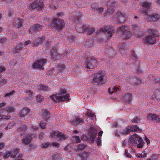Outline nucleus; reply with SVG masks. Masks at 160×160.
<instances>
[{"label":"nucleus","mask_w":160,"mask_h":160,"mask_svg":"<svg viewBox=\"0 0 160 160\" xmlns=\"http://www.w3.org/2000/svg\"><path fill=\"white\" fill-rule=\"evenodd\" d=\"M118 32V34L120 33L121 34H123L125 38L127 40L131 38L132 35L129 30L125 25L119 27Z\"/></svg>","instance_id":"1"},{"label":"nucleus","mask_w":160,"mask_h":160,"mask_svg":"<svg viewBox=\"0 0 160 160\" xmlns=\"http://www.w3.org/2000/svg\"><path fill=\"white\" fill-rule=\"evenodd\" d=\"M115 29L113 27L109 26L105 28L103 27L97 31L98 33L100 32H104L107 35L108 39H110L112 37L113 34L115 32Z\"/></svg>","instance_id":"2"},{"label":"nucleus","mask_w":160,"mask_h":160,"mask_svg":"<svg viewBox=\"0 0 160 160\" xmlns=\"http://www.w3.org/2000/svg\"><path fill=\"white\" fill-rule=\"evenodd\" d=\"M104 74L102 71H99L94 75V77L92 79L94 82H96L100 84L104 83Z\"/></svg>","instance_id":"3"},{"label":"nucleus","mask_w":160,"mask_h":160,"mask_svg":"<svg viewBox=\"0 0 160 160\" xmlns=\"http://www.w3.org/2000/svg\"><path fill=\"white\" fill-rule=\"evenodd\" d=\"M86 60V63L87 68L93 69L97 67L98 61L95 58L92 57H88Z\"/></svg>","instance_id":"4"},{"label":"nucleus","mask_w":160,"mask_h":160,"mask_svg":"<svg viewBox=\"0 0 160 160\" xmlns=\"http://www.w3.org/2000/svg\"><path fill=\"white\" fill-rule=\"evenodd\" d=\"M69 95L67 94L64 96L57 95H52L50 97L51 99L54 101L58 102L61 101H67L69 100Z\"/></svg>","instance_id":"5"},{"label":"nucleus","mask_w":160,"mask_h":160,"mask_svg":"<svg viewBox=\"0 0 160 160\" xmlns=\"http://www.w3.org/2000/svg\"><path fill=\"white\" fill-rule=\"evenodd\" d=\"M52 24V26L58 31L63 29L65 25L64 22L63 20L56 18L54 19Z\"/></svg>","instance_id":"6"},{"label":"nucleus","mask_w":160,"mask_h":160,"mask_svg":"<svg viewBox=\"0 0 160 160\" xmlns=\"http://www.w3.org/2000/svg\"><path fill=\"white\" fill-rule=\"evenodd\" d=\"M50 136L52 138H54L57 137L59 138L60 140L61 141L68 138L69 137L68 135L64 134L63 133L58 131H53L50 133Z\"/></svg>","instance_id":"7"},{"label":"nucleus","mask_w":160,"mask_h":160,"mask_svg":"<svg viewBox=\"0 0 160 160\" xmlns=\"http://www.w3.org/2000/svg\"><path fill=\"white\" fill-rule=\"evenodd\" d=\"M44 7V5L42 0H37L31 4L30 7L31 9H35L37 8L38 10L43 9Z\"/></svg>","instance_id":"8"},{"label":"nucleus","mask_w":160,"mask_h":160,"mask_svg":"<svg viewBox=\"0 0 160 160\" xmlns=\"http://www.w3.org/2000/svg\"><path fill=\"white\" fill-rule=\"evenodd\" d=\"M46 59H42L36 61L32 65L33 67L36 69L43 70L44 65L46 63Z\"/></svg>","instance_id":"9"},{"label":"nucleus","mask_w":160,"mask_h":160,"mask_svg":"<svg viewBox=\"0 0 160 160\" xmlns=\"http://www.w3.org/2000/svg\"><path fill=\"white\" fill-rule=\"evenodd\" d=\"M116 17L118 23H123L125 22L127 19V17L125 14L118 12L116 14Z\"/></svg>","instance_id":"10"},{"label":"nucleus","mask_w":160,"mask_h":160,"mask_svg":"<svg viewBox=\"0 0 160 160\" xmlns=\"http://www.w3.org/2000/svg\"><path fill=\"white\" fill-rule=\"evenodd\" d=\"M34 137L35 136L33 134L27 135L21 141L22 144L23 145H28Z\"/></svg>","instance_id":"11"},{"label":"nucleus","mask_w":160,"mask_h":160,"mask_svg":"<svg viewBox=\"0 0 160 160\" xmlns=\"http://www.w3.org/2000/svg\"><path fill=\"white\" fill-rule=\"evenodd\" d=\"M95 31V29L93 28H92L87 25H83L82 29L79 31L80 32L85 33L87 32L88 33L89 35L92 34Z\"/></svg>","instance_id":"12"},{"label":"nucleus","mask_w":160,"mask_h":160,"mask_svg":"<svg viewBox=\"0 0 160 160\" xmlns=\"http://www.w3.org/2000/svg\"><path fill=\"white\" fill-rule=\"evenodd\" d=\"M142 4L143 7L144 8L143 9H144V11L143 12L141 11V13L144 14V15L145 16L148 14L146 10H148L151 9L152 8V5L150 2H143Z\"/></svg>","instance_id":"13"},{"label":"nucleus","mask_w":160,"mask_h":160,"mask_svg":"<svg viewBox=\"0 0 160 160\" xmlns=\"http://www.w3.org/2000/svg\"><path fill=\"white\" fill-rule=\"evenodd\" d=\"M144 42L147 44H152L155 43L156 41L155 38L151 35H149L143 38Z\"/></svg>","instance_id":"14"},{"label":"nucleus","mask_w":160,"mask_h":160,"mask_svg":"<svg viewBox=\"0 0 160 160\" xmlns=\"http://www.w3.org/2000/svg\"><path fill=\"white\" fill-rule=\"evenodd\" d=\"M145 16L148 20L153 22L157 21L160 17L159 15L158 14H153L152 15H149L148 14Z\"/></svg>","instance_id":"15"},{"label":"nucleus","mask_w":160,"mask_h":160,"mask_svg":"<svg viewBox=\"0 0 160 160\" xmlns=\"http://www.w3.org/2000/svg\"><path fill=\"white\" fill-rule=\"evenodd\" d=\"M45 38V36H42L37 39L34 41L33 46L34 47L38 46L39 44L42 43Z\"/></svg>","instance_id":"16"},{"label":"nucleus","mask_w":160,"mask_h":160,"mask_svg":"<svg viewBox=\"0 0 160 160\" xmlns=\"http://www.w3.org/2000/svg\"><path fill=\"white\" fill-rule=\"evenodd\" d=\"M148 117L150 120L155 121L156 122H159L160 121V118L158 116L155 114H149L148 115Z\"/></svg>","instance_id":"17"},{"label":"nucleus","mask_w":160,"mask_h":160,"mask_svg":"<svg viewBox=\"0 0 160 160\" xmlns=\"http://www.w3.org/2000/svg\"><path fill=\"white\" fill-rule=\"evenodd\" d=\"M42 29V26L39 24H37L33 25L30 28V31H40Z\"/></svg>","instance_id":"18"},{"label":"nucleus","mask_w":160,"mask_h":160,"mask_svg":"<svg viewBox=\"0 0 160 160\" xmlns=\"http://www.w3.org/2000/svg\"><path fill=\"white\" fill-rule=\"evenodd\" d=\"M51 56L52 58L54 59H58L59 55L57 51L56 48H52L51 51Z\"/></svg>","instance_id":"19"},{"label":"nucleus","mask_w":160,"mask_h":160,"mask_svg":"<svg viewBox=\"0 0 160 160\" xmlns=\"http://www.w3.org/2000/svg\"><path fill=\"white\" fill-rule=\"evenodd\" d=\"M132 98V95L131 93H129L123 97V100L125 102L129 103L131 102V100Z\"/></svg>","instance_id":"20"},{"label":"nucleus","mask_w":160,"mask_h":160,"mask_svg":"<svg viewBox=\"0 0 160 160\" xmlns=\"http://www.w3.org/2000/svg\"><path fill=\"white\" fill-rule=\"evenodd\" d=\"M148 32L152 35V36L155 37H158L159 36L158 32L155 29H149Z\"/></svg>","instance_id":"21"},{"label":"nucleus","mask_w":160,"mask_h":160,"mask_svg":"<svg viewBox=\"0 0 160 160\" xmlns=\"http://www.w3.org/2000/svg\"><path fill=\"white\" fill-rule=\"evenodd\" d=\"M83 120L82 118H76L74 120L72 121L71 122V123L75 126L77 124L83 123Z\"/></svg>","instance_id":"22"},{"label":"nucleus","mask_w":160,"mask_h":160,"mask_svg":"<svg viewBox=\"0 0 160 160\" xmlns=\"http://www.w3.org/2000/svg\"><path fill=\"white\" fill-rule=\"evenodd\" d=\"M137 137L136 134H134L129 139V142L133 144H136L137 143Z\"/></svg>","instance_id":"23"},{"label":"nucleus","mask_w":160,"mask_h":160,"mask_svg":"<svg viewBox=\"0 0 160 160\" xmlns=\"http://www.w3.org/2000/svg\"><path fill=\"white\" fill-rule=\"evenodd\" d=\"M29 109L27 108H24L21 112L20 113V115L21 117H24L26 116L29 112Z\"/></svg>","instance_id":"24"},{"label":"nucleus","mask_w":160,"mask_h":160,"mask_svg":"<svg viewBox=\"0 0 160 160\" xmlns=\"http://www.w3.org/2000/svg\"><path fill=\"white\" fill-rule=\"evenodd\" d=\"M24 47V46H23V43L22 42L20 43L15 48L14 52H18L22 50V48Z\"/></svg>","instance_id":"25"},{"label":"nucleus","mask_w":160,"mask_h":160,"mask_svg":"<svg viewBox=\"0 0 160 160\" xmlns=\"http://www.w3.org/2000/svg\"><path fill=\"white\" fill-rule=\"evenodd\" d=\"M42 112L43 113V116L45 120H47L50 117L49 112L47 110H42Z\"/></svg>","instance_id":"26"},{"label":"nucleus","mask_w":160,"mask_h":160,"mask_svg":"<svg viewBox=\"0 0 160 160\" xmlns=\"http://www.w3.org/2000/svg\"><path fill=\"white\" fill-rule=\"evenodd\" d=\"M128 127L131 129L132 131L133 132H136L137 131L141 132L142 131V130L139 129L137 125L130 126V127Z\"/></svg>","instance_id":"27"},{"label":"nucleus","mask_w":160,"mask_h":160,"mask_svg":"<svg viewBox=\"0 0 160 160\" xmlns=\"http://www.w3.org/2000/svg\"><path fill=\"white\" fill-rule=\"evenodd\" d=\"M114 12V10L112 8H109L108 9L106 12L104 14V15L107 17L110 15Z\"/></svg>","instance_id":"28"},{"label":"nucleus","mask_w":160,"mask_h":160,"mask_svg":"<svg viewBox=\"0 0 160 160\" xmlns=\"http://www.w3.org/2000/svg\"><path fill=\"white\" fill-rule=\"evenodd\" d=\"M23 22L22 20L17 19L15 21L16 26L18 28H20L23 24Z\"/></svg>","instance_id":"29"},{"label":"nucleus","mask_w":160,"mask_h":160,"mask_svg":"<svg viewBox=\"0 0 160 160\" xmlns=\"http://www.w3.org/2000/svg\"><path fill=\"white\" fill-rule=\"evenodd\" d=\"M89 156V153L86 152H84L82 154H81V155H79V156L81 158L82 160H84L87 159V158Z\"/></svg>","instance_id":"30"},{"label":"nucleus","mask_w":160,"mask_h":160,"mask_svg":"<svg viewBox=\"0 0 160 160\" xmlns=\"http://www.w3.org/2000/svg\"><path fill=\"white\" fill-rule=\"evenodd\" d=\"M93 45V41L92 40L87 41L85 42V47L86 48H89Z\"/></svg>","instance_id":"31"},{"label":"nucleus","mask_w":160,"mask_h":160,"mask_svg":"<svg viewBox=\"0 0 160 160\" xmlns=\"http://www.w3.org/2000/svg\"><path fill=\"white\" fill-rule=\"evenodd\" d=\"M132 27V32H133V33L136 34L137 32L139 31L140 28L137 25H134Z\"/></svg>","instance_id":"32"},{"label":"nucleus","mask_w":160,"mask_h":160,"mask_svg":"<svg viewBox=\"0 0 160 160\" xmlns=\"http://www.w3.org/2000/svg\"><path fill=\"white\" fill-rule=\"evenodd\" d=\"M130 132L131 130L130 129V128H127L125 129L121 130V133L123 135L128 134Z\"/></svg>","instance_id":"33"},{"label":"nucleus","mask_w":160,"mask_h":160,"mask_svg":"<svg viewBox=\"0 0 160 160\" xmlns=\"http://www.w3.org/2000/svg\"><path fill=\"white\" fill-rule=\"evenodd\" d=\"M19 150L18 149H15L13 151L11 152V157L12 158H15L18 153Z\"/></svg>","instance_id":"34"},{"label":"nucleus","mask_w":160,"mask_h":160,"mask_svg":"<svg viewBox=\"0 0 160 160\" xmlns=\"http://www.w3.org/2000/svg\"><path fill=\"white\" fill-rule=\"evenodd\" d=\"M118 88L117 87L114 86L112 88H109L108 89V91L110 94H112L114 91L118 90Z\"/></svg>","instance_id":"35"},{"label":"nucleus","mask_w":160,"mask_h":160,"mask_svg":"<svg viewBox=\"0 0 160 160\" xmlns=\"http://www.w3.org/2000/svg\"><path fill=\"white\" fill-rule=\"evenodd\" d=\"M38 88L41 91H45L48 89V87L42 85H40L38 86Z\"/></svg>","instance_id":"36"},{"label":"nucleus","mask_w":160,"mask_h":160,"mask_svg":"<svg viewBox=\"0 0 160 160\" xmlns=\"http://www.w3.org/2000/svg\"><path fill=\"white\" fill-rule=\"evenodd\" d=\"M5 110L8 112H12L14 111L15 108L14 107L9 106L6 108Z\"/></svg>","instance_id":"37"},{"label":"nucleus","mask_w":160,"mask_h":160,"mask_svg":"<svg viewBox=\"0 0 160 160\" xmlns=\"http://www.w3.org/2000/svg\"><path fill=\"white\" fill-rule=\"evenodd\" d=\"M36 99L38 102H41L43 99V96L40 95H37L36 96Z\"/></svg>","instance_id":"38"},{"label":"nucleus","mask_w":160,"mask_h":160,"mask_svg":"<svg viewBox=\"0 0 160 160\" xmlns=\"http://www.w3.org/2000/svg\"><path fill=\"white\" fill-rule=\"evenodd\" d=\"M78 148L77 149V150L82 151L86 147L85 145L82 144H79L78 146Z\"/></svg>","instance_id":"39"},{"label":"nucleus","mask_w":160,"mask_h":160,"mask_svg":"<svg viewBox=\"0 0 160 160\" xmlns=\"http://www.w3.org/2000/svg\"><path fill=\"white\" fill-rule=\"evenodd\" d=\"M146 153L145 151H143L142 152L141 154H137V156L138 158H143L146 157Z\"/></svg>","instance_id":"40"},{"label":"nucleus","mask_w":160,"mask_h":160,"mask_svg":"<svg viewBox=\"0 0 160 160\" xmlns=\"http://www.w3.org/2000/svg\"><path fill=\"white\" fill-rule=\"evenodd\" d=\"M52 146V144L48 142H46L42 144V147L44 148H46Z\"/></svg>","instance_id":"41"},{"label":"nucleus","mask_w":160,"mask_h":160,"mask_svg":"<svg viewBox=\"0 0 160 160\" xmlns=\"http://www.w3.org/2000/svg\"><path fill=\"white\" fill-rule=\"evenodd\" d=\"M108 53V54L109 55H110L112 57H113L115 55L114 51L112 49L109 50Z\"/></svg>","instance_id":"42"},{"label":"nucleus","mask_w":160,"mask_h":160,"mask_svg":"<svg viewBox=\"0 0 160 160\" xmlns=\"http://www.w3.org/2000/svg\"><path fill=\"white\" fill-rule=\"evenodd\" d=\"M65 68V66L63 65H59L57 68V69L59 71H61Z\"/></svg>","instance_id":"43"},{"label":"nucleus","mask_w":160,"mask_h":160,"mask_svg":"<svg viewBox=\"0 0 160 160\" xmlns=\"http://www.w3.org/2000/svg\"><path fill=\"white\" fill-rule=\"evenodd\" d=\"M125 155L128 158H130L132 157V156L131 155L129 154L128 151L127 149L125 150Z\"/></svg>","instance_id":"44"},{"label":"nucleus","mask_w":160,"mask_h":160,"mask_svg":"<svg viewBox=\"0 0 160 160\" xmlns=\"http://www.w3.org/2000/svg\"><path fill=\"white\" fill-rule=\"evenodd\" d=\"M66 92V90L64 88H61L59 92V94L61 95H62L64 94Z\"/></svg>","instance_id":"45"},{"label":"nucleus","mask_w":160,"mask_h":160,"mask_svg":"<svg viewBox=\"0 0 160 160\" xmlns=\"http://www.w3.org/2000/svg\"><path fill=\"white\" fill-rule=\"evenodd\" d=\"M96 134V133L94 132V133H93L91 135V139L92 142L94 141L95 139Z\"/></svg>","instance_id":"46"},{"label":"nucleus","mask_w":160,"mask_h":160,"mask_svg":"<svg viewBox=\"0 0 160 160\" xmlns=\"http://www.w3.org/2000/svg\"><path fill=\"white\" fill-rule=\"evenodd\" d=\"M101 138L100 137H98L97 139V144L98 146L101 145Z\"/></svg>","instance_id":"47"},{"label":"nucleus","mask_w":160,"mask_h":160,"mask_svg":"<svg viewBox=\"0 0 160 160\" xmlns=\"http://www.w3.org/2000/svg\"><path fill=\"white\" fill-rule=\"evenodd\" d=\"M11 153L10 152H7L6 154L4 155L3 158H8L11 156Z\"/></svg>","instance_id":"48"},{"label":"nucleus","mask_w":160,"mask_h":160,"mask_svg":"<svg viewBox=\"0 0 160 160\" xmlns=\"http://www.w3.org/2000/svg\"><path fill=\"white\" fill-rule=\"evenodd\" d=\"M104 10V8L102 7L99 8L97 9V12L99 14H102Z\"/></svg>","instance_id":"49"},{"label":"nucleus","mask_w":160,"mask_h":160,"mask_svg":"<svg viewBox=\"0 0 160 160\" xmlns=\"http://www.w3.org/2000/svg\"><path fill=\"white\" fill-rule=\"evenodd\" d=\"M131 57L134 59H136L137 58V56L135 55L134 51H132L131 54Z\"/></svg>","instance_id":"50"},{"label":"nucleus","mask_w":160,"mask_h":160,"mask_svg":"<svg viewBox=\"0 0 160 160\" xmlns=\"http://www.w3.org/2000/svg\"><path fill=\"white\" fill-rule=\"evenodd\" d=\"M136 136L137 137V141L138 140L139 142H142L143 139L142 138L137 134H136Z\"/></svg>","instance_id":"51"},{"label":"nucleus","mask_w":160,"mask_h":160,"mask_svg":"<svg viewBox=\"0 0 160 160\" xmlns=\"http://www.w3.org/2000/svg\"><path fill=\"white\" fill-rule=\"evenodd\" d=\"M40 126L42 128H45V126L46 123L44 122H41L40 123Z\"/></svg>","instance_id":"52"},{"label":"nucleus","mask_w":160,"mask_h":160,"mask_svg":"<svg viewBox=\"0 0 160 160\" xmlns=\"http://www.w3.org/2000/svg\"><path fill=\"white\" fill-rule=\"evenodd\" d=\"M72 138L73 140H75V141L78 143L80 142V140L79 137L78 136H75Z\"/></svg>","instance_id":"53"},{"label":"nucleus","mask_w":160,"mask_h":160,"mask_svg":"<svg viewBox=\"0 0 160 160\" xmlns=\"http://www.w3.org/2000/svg\"><path fill=\"white\" fill-rule=\"evenodd\" d=\"M132 122L134 123H139L140 122V120L137 118H134L132 120Z\"/></svg>","instance_id":"54"},{"label":"nucleus","mask_w":160,"mask_h":160,"mask_svg":"<svg viewBox=\"0 0 160 160\" xmlns=\"http://www.w3.org/2000/svg\"><path fill=\"white\" fill-rule=\"evenodd\" d=\"M87 115L89 117H93L94 116V113L88 111L87 112Z\"/></svg>","instance_id":"55"},{"label":"nucleus","mask_w":160,"mask_h":160,"mask_svg":"<svg viewBox=\"0 0 160 160\" xmlns=\"http://www.w3.org/2000/svg\"><path fill=\"white\" fill-rule=\"evenodd\" d=\"M32 41H30V40H28L26 41L23 44V45H24L25 46H27L28 45L31 44L32 43Z\"/></svg>","instance_id":"56"},{"label":"nucleus","mask_w":160,"mask_h":160,"mask_svg":"<svg viewBox=\"0 0 160 160\" xmlns=\"http://www.w3.org/2000/svg\"><path fill=\"white\" fill-rule=\"evenodd\" d=\"M59 156L58 154L55 155L53 156L52 158L54 160H58Z\"/></svg>","instance_id":"57"},{"label":"nucleus","mask_w":160,"mask_h":160,"mask_svg":"<svg viewBox=\"0 0 160 160\" xmlns=\"http://www.w3.org/2000/svg\"><path fill=\"white\" fill-rule=\"evenodd\" d=\"M143 142H141L140 143L138 144L137 146V147L138 148H141L143 146Z\"/></svg>","instance_id":"58"},{"label":"nucleus","mask_w":160,"mask_h":160,"mask_svg":"<svg viewBox=\"0 0 160 160\" xmlns=\"http://www.w3.org/2000/svg\"><path fill=\"white\" fill-rule=\"evenodd\" d=\"M29 147L31 149H34L35 148V145L33 144H29Z\"/></svg>","instance_id":"59"},{"label":"nucleus","mask_w":160,"mask_h":160,"mask_svg":"<svg viewBox=\"0 0 160 160\" xmlns=\"http://www.w3.org/2000/svg\"><path fill=\"white\" fill-rule=\"evenodd\" d=\"M15 92V91H12L11 92L9 93H8L5 94V96L6 97L7 96H10V95H12L13 94V92Z\"/></svg>","instance_id":"60"},{"label":"nucleus","mask_w":160,"mask_h":160,"mask_svg":"<svg viewBox=\"0 0 160 160\" xmlns=\"http://www.w3.org/2000/svg\"><path fill=\"white\" fill-rule=\"evenodd\" d=\"M51 144H52V145L54 147H58L59 146V144L57 142L51 143Z\"/></svg>","instance_id":"61"},{"label":"nucleus","mask_w":160,"mask_h":160,"mask_svg":"<svg viewBox=\"0 0 160 160\" xmlns=\"http://www.w3.org/2000/svg\"><path fill=\"white\" fill-rule=\"evenodd\" d=\"M2 118L4 119H8L10 118V116H6L4 115H2Z\"/></svg>","instance_id":"62"},{"label":"nucleus","mask_w":160,"mask_h":160,"mask_svg":"<svg viewBox=\"0 0 160 160\" xmlns=\"http://www.w3.org/2000/svg\"><path fill=\"white\" fill-rule=\"evenodd\" d=\"M6 39L5 38H2L0 39V42L1 43H3L6 42Z\"/></svg>","instance_id":"63"},{"label":"nucleus","mask_w":160,"mask_h":160,"mask_svg":"<svg viewBox=\"0 0 160 160\" xmlns=\"http://www.w3.org/2000/svg\"><path fill=\"white\" fill-rule=\"evenodd\" d=\"M5 69L4 67H0V72H2L4 71Z\"/></svg>","instance_id":"64"}]
</instances>
